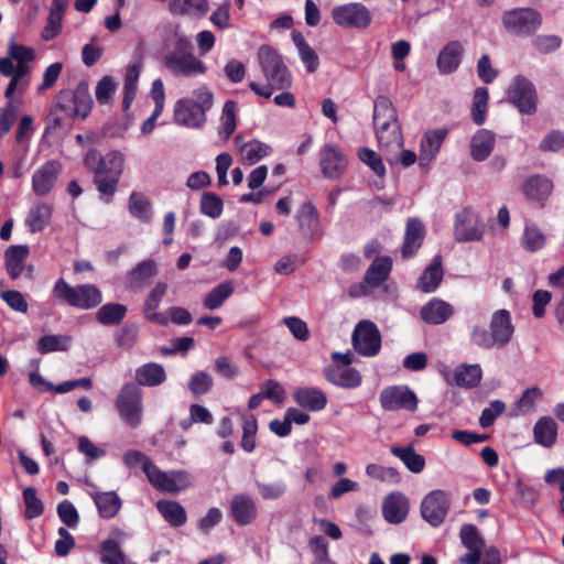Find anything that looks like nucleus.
Returning a JSON list of instances; mask_svg holds the SVG:
<instances>
[{"label": "nucleus", "instance_id": "nucleus-1", "mask_svg": "<svg viewBox=\"0 0 564 564\" xmlns=\"http://www.w3.org/2000/svg\"><path fill=\"white\" fill-rule=\"evenodd\" d=\"M93 98L88 83L82 80L75 89H62L54 97L46 117V132L69 128L77 119H86L93 109Z\"/></svg>", "mask_w": 564, "mask_h": 564}, {"label": "nucleus", "instance_id": "nucleus-2", "mask_svg": "<svg viewBox=\"0 0 564 564\" xmlns=\"http://www.w3.org/2000/svg\"><path fill=\"white\" fill-rule=\"evenodd\" d=\"M124 161V155L118 150L102 155L98 150L90 149L84 158V165L94 175L93 183L106 204L112 202L118 189Z\"/></svg>", "mask_w": 564, "mask_h": 564}, {"label": "nucleus", "instance_id": "nucleus-3", "mask_svg": "<svg viewBox=\"0 0 564 564\" xmlns=\"http://www.w3.org/2000/svg\"><path fill=\"white\" fill-rule=\"evenodd\" d=\"M260 70L267 82L260 85L256 82L248 84L249 88L260 97L270 98L273 90L289 89L292 85V75L282 56L270 45H261L257 52Z\"/></svg>", "mask_w": 564, "mask_h": 564}, {"label": "nucleus", "instance_id": "nucleus-4", "mask_svg": "<svg viewBox=\"0 0 564 564\" xmlns=\"http://www.w3.org/2000/svg\"><path fill=\"white\" fill-rule=\"evenodd\" d=\"M514 325L511 313L501 308L492 313L489 329L481 325H474L470 330V341L482 349L506 347L512 339Z\"/></svg>", "mask_w": 564, "mask_h": 564}, {"label": "nucleus", "instance_id": "nucleus-5", "mask_svg": "<svg viewBox=\"0 0 564 564\" xmlns=\"http://www.w3.org/2000/svg\"><path fill=\"white\" fill-rule=\"evenodd\" d=\"M214 105L212 91L203 86L193 91V97L177 100L174 106V120L177 124L198 129L207 121L206 112Z\"/></svg>", "mask_w": 564, "mask_h": 564}, {"label": "nucleus", "instance_id": "nucleus-6", "mask_svg": "<svg viewBox=\"0 0 564 564\" xmlns=\"http://www.w3.org/2000/svg\"><path fill=\"white\" fill-rule=\"evenodd\" d=\"M52 294L61 304L83 311L93 310L102 302V293L95 284L73 286L63 278L56 280Z\"/></svg>", "mask_w": 564, "mask_h": 564}, {"label": "nucleus", "instance_id": "nucleus-7", "mask_svg": "<svg viewBox=\"0 0 564 564\" xmlns=\"http://www.w3.org/2000/svg\"><path fill=\"white\" fill-rule=\"evenodd\" d=\"M191 41L180 36L175 50L165 56V65L174 75L191 77L206 73V65L191 53Z\"/></svg>", "mask_w": 564, "mask_h": 564}, {"label": "nucleus", "instance_id": "nucleus-8", "mask_svg": "<svg viewBox=\"0 0 564 564\" xmlns=\"http://www.w3.org/2000/svg\"><path fill=\"white\" fill-rule=\"evenodd\" d=\"M142 397L141 388L133 382L124 383L117 395V411L130 427H137L142 422Z\"/></svg>", "mask_w": 564, "mask_h": 564}, {"label": "nucleus", "instance_id": "nucleus-9", "mask_svg": "<svg viewBox=\"0 0 564 564\" xmlns=\"http://www.w3.org/2000/svg\"><path fill=\"white\" fill-rule=\"evenodd\" d=\"M144 474L149 482L159 491L177 494L191 486L189 474L186 470H161L153 462H147Z\"/></svg>", "mask_w": 564, "mask_h": 564}, {"label": "nucleus", "instance_id": "nucleus-10", "mask_svg": "<svg viewBox=\"0 0 564 564\" xmlns=\"http://www.w3.org/2000/svg\"><path fill=\"white\" fill-rule=\"evenodd\" d=\"M508 100L521 113L532 115L536 111L538 95L534 85L523 76H517L508 88Z\"/></svg>", "mask_w": 564, "mask_h": 564}, {"label": "nucleus", "instance_id": "nucleus-11", "mask_svg": "<svg viewBox=\"0 0 564 564\" xmlns=\"http://www.w3.org/2000/svg\"><path fill=\"white\" fill-rule=\"evenodd\" d=\"M541 15L531 8L509 10L502 15L505 28L517 35H530L541 25Z\"/></svg>", "mask_w": 564, "mask_h": 564}, {"label": "nucleus", "instance_id": "nucleus-12", "mask_svg": "<svg viewBox=\"0 0 564 564\" xmlns=\"http://www.w3.org/2000/svg\"><path fill=\"white\" fill-rule=\"evenodd\" d=\"M332 19L344 29H366L371 23L370 11L357 2L335 7Z\"/></svg>", "mask_w": 564, "mask_h": 564}, {"label": "nucleus", "instance_id": "nucleus-13", "mask_svg": "<svg viewBox=\"0 0 564 564\" xmlns=\"http://www.w3.org/2000/svg\"><path fill=\"white\" fill-rule=\"evenodd\" d=\"M354 349L362 356H375L381 347V336L378 327L370 321L359 322L351 336Z\"/></svg>", "mask_w": 564, "mask_h": 564}, {"label": "nucleus", "instance_id": "nucleus-14", "mask_svg": "<svg viewBox=\"0 0 564 564\" xmlns=\"http://www.w3.org/2000/svg\"><path fill=\"white\" fill-rule=\"evenodd\" d=\"M451 495L445 490H433L422 500V518L432 527L441 525L449 510Z\"/></svg>", "mask_w": 564, "mask_h": 564}, {"label": "nucleus", "instance_id": "nucleus-15", "mask_svg": "<svg viewBox=\"0 0 564 564\" xmlns=\"http://www.w3.org/2000/svg\"><path fill=\"white\" fill-rule=\"evenodd\" d=\"M348 160L341 150L332 143L324 144L319 150V165L323 175L329 180L340 178L346 169Z\"/></svg>", "mask_w": 564, "mask_h": 564}, {"label": "nucleus", "instance_id": "nucleus-16", "mask_svg": "<svg viewBox=\"0 0 564 564\" xmlns=\"http://www.w3.org/2000/svg\"><path fill=\"white\" fill-rule=\"evenodd\" d=\"M229 516L239 527L254 523L259 516L257 501L246 492L234 495L229 501Z\"/></svg>", "mask_w": 564, "mask_h": 564}, {"label": "nucleus", "instance_id": "nucleus-17", "mask_svg": "<svg viewBox=\"0 0 564 564\" xmlns=\"http://www.w3.org/2000/svg\"><path fill=\"white\" fill-rule=\"evenodd\" d=\"M455 238L458 241H478L484 236V226L477 213L465 208L456 215L454 227Z\"/></svg>", "mask_w": 564, "mask_h": 564}, {"label": "nucleus", "instance_id": "nucleus-18", "mask_svg": "<svg viewBox=\"0 0 564 564\" xmlns=\"http://www.w3.org/2000/svg\"><path fill=\"white\" fill-rule=\"evenodd\" d=\"M462 544L468 550L464 556L459 558L463 564H479L485 540L480 535L479 530L474 524H464L459 531Z\"/></svg>", "mask_w": 564, "mask_h": 564}, {"label": "nucleus", "instance_id": "nucleus-19", "mask_svg": "<svg viewBox=\"0 0 564 564\" xmlns=\"http://www.w3.org/2000/svg\"><path fill=\"white\" fill-rule=\"evenodd\" d=\"M299 231L310 241L322 236L319 215L317 208L311 202L303 203L295 214Z\"/></svg>", "mask_w": 564, "mask_h": 564}, {"label": "nucleus", "instance_id": "nucleus-20", "mask_svg": "<svg viewBox=\"0 0 564 564\" xmlns=\"http://www.w3.org/2000/svg\"><path fill=\"white\" fill-rule=\"evenodd\" d=\"M62 171V164L56 160L45 162L32 176V189L37 196L47 195L54 187Z\"/></svg>", "mask_w": 564, "mask_h": 564}, {"label": "nucleus", "instance_id": "nucleus-21", "mask_svg": "<svg viewBox=\"0 0 564 564\" xmlns=\"http://www.w3.org/2000/svg\"><path fill=\"white\" fill-rule=\"evenodd\" d=\"M387 279L388 256L376 257L365 273L364 283L350 286L349 292L352 296L364 295L366 294V285L370 288H378Z\"/></svg>", "mask_w": 564, "mask_h": 564}, {"label": "nucleus", "instance_id": "nucleus-22", "mask_svg": "<svg viewBox=\"0 0 564 564\" xmlns=\"http://www.w3.org/2000/svg\"><path fill=\"white\" fill-rule=\"evenodd\" d=\"M447 134L448 130L446 128L429 130L423 134L419 154L421 166H429L436 158Z\"/></svg>", "mask_w": 564, "mask_h": 564}, {"label": "nucleus", "instance_id": "nucleus-23", "mask_svg": "<svg viewBox=\"0 0 564 564\" xmlns=\"http://www.w3.org/2000/svg\"><path fill=\"white\" fill-rule=\"evenodd\" d=\"M455 314L454 306L438 297L431 299L420 310L422 321L430 325H441L452 318Z\"/></svg>", "mask_w": 564, "mask_h": 564}, {"label": "nucleus", "instance_id": "nucleus-24", "mask_svg": "<svg viewBox=\"0 0 564 564\" xmlns=\"http://www.w3.org/2000/svg\"><path fill=\"white\" fill-rule=\"evenodd\" d=\"M554 188L553 182L545 175H531L523 184V193L525 197L543 206L552 194Z\"/></svg>", "mask_w": 564, "mask_h": 564}, {"label": "nucleus", "instance_id": "nucleus-25", "mask_svg": "<svg viewBox=\"0 0 564 564\" xmlns=\"http://www.w3.org/2000/svg\"><path fill=\"white\" fill-rule=\"evenodd\" d=\"M425 237V227L417 218H409L405 227L404 240L401 247L403 259L413 257L421 248Z\"/></svg>", "mask_w": 564, "mask_h": 564}, {"label": "nucleus", "instance_id": "nucleus-26", "mask_svg": "<svg viewBox=\"0 0 564 564\" xmlns=\"http://www.w3.org/2000/svg\"><path fill=\"white\" fill-rule=\"evenodd\" d=\"M167 284L165 282H158L151 292L147 295L143 303V314L150 322L158 323L159 325L166 326L169 318L165 314L154 312L161 304L162 299L166 294Z\"/></svg>", "mask_w": 564, "mask_h": 564}, {"label": "nucleus", "instance_id": "nucleus-27", "mask_svg": "<svg viewBox=\"0 0 564 564\" xmlns=\"http://www.w3.org/2000/svg\"><path fill=\"white\" fill-rule=\"evenodd\" d=\"M325 379L334 386L352 389L361 383L358 370L351 367L328 366L324 369Z\"/></svg>", "mask_w": 564, "mask_h": 564}, {"label": "nucleus", "instance_id": "nucleus-28", "mask_svg": "<svg viewBox=\"0 0 564 564\" xmlns=\"http://www.w3.org/2000/svg\"><path fill=\"white\" fill-rule=\"evenodd\" d=\"M30 249L26 245H12L4 251V265L11 280H17L25 269Z\"/></svg>", "mask_w": 564, "mask_h": 564}, {"label": "nucleus", "instance_id": "nucleus-29", "mask_svg": "<svg viewBox=\"0 0 564 564\" xmlns=\"http://www.w3.org/2000/svg\"><path fill=\"white\" fill-rule=\"evenodd\" d=\"M294 401L303 409L311 412H318L326 408V394L315 387L297 388L293 392Z\"/></svg>", "mask_w": 564, "mask_h": 564}, {"label": "nucleus", "instance_id": "nucleus-30", "mask_svg": "<svg viewBox=\"0 0 564 564\" xmlns=\"http://www.w3.org/2000/svg\"><path fill=\"white\" fill-rule=\"evenodd\" d=\"M166 381V371L161 364L147 362L135 369L134 382L140 388L158 387Z\"/></svg>", "mask_w": 564, "mask_h": 564}, {"label": "nucleus", "instance_id": "nucleus-31", "mask_svg": "<svg viewBox=\"0 0 564 564\" xmlns=\"http://www.w3.org/2000/svg\"><path fill=\"white\" fill-rule=\"evenodd\" d=\"M158 270L155 262L151 259L143 260L128 272V285L131 290L143 289L151 284L152 279Z\"/></svg>", "mask_w": 564, "mask_h": 564}, {"label": "nucleus", "instance_id": "nucleus-32", "mask_svg": "<svg viewBox=\"0 0 564 564\" xmlns=\"http://www.w3.org/2000/svg\"><path fill=\"white\" fill-rule=\"evenodd\" d=\"M495 144V133L487 129H480L471 138L470 156L477 162H482L489 158Z\"/></svg>", "mask_w": 564, "mask_h": 564}, {"label": "nucleus", "instance_id": "nucleus-33", "mask_svg": "<svg viewBox=\"0 0 564 564\" xmlns=\"http://www.w3.org/2000/svg\"><path fill=\"white\" fill-rule=\"evenodd\" d=\"M463 47L458 41L447 43L437 56V68L442 74L454 73L462 61Z\"/></svg>", "mask_w": 564, "mask_h": 564}, {"label": "nucleus", "instance_id": "nucleus-34", "mask_svg": "<svg viewBox=\"0 0 564 564\" xmlns=\"http://www.w3.org/2000/svg\"><path fill=\"white\" fill-rule=\"evenodd\" d=\"M419 398L408 386L390 387V409H402L409 412L416 411Z\"/></svg>", "mask_w": 564, "mask_h": 564}, {"label": "nucleus", "instance_id": "nucleus-35", "mask_svg": "<svg viewBox=\"0 0 564 564\" xmlns=\"http://www.w3.org/2000/svg\"><path fill=\"white\" fill-rule=\"evenodd\" d=\"M534 441L543 447H552L557 438V424L551 416L540 417L533 427Z\"/></svg>", "mask_w": 564, "mask_h": 564}, {"label": "nucleus", "instance_id": "nucleus-36", "mask_svg": "<svg viewBox=\"0 0 564 564\" xmlns=\"http://www.w3.org/2000/svg\"><path fill=\"white\" fill-rule=\"evenodd\" d=\"M90 496L101 518L112 519L118 514L121 500L115 491L93 492Z\"/></svg>", "mask_w": 564, "mask_h": 564}, {"label": "nucleus", "instance_id": "nucleus-37", "mask_svg": "<svg viewBox=\"0 0 564 564\" xmlns=\"http://www.w3.org/2000/svg\"><path fill=\"white\" fill-rule=\"evenodd\" d=\"M443 279L442 260L436 256L433 262L421 274L417 281V289L424 293L434 292Z\"/></svg>", "mask_w": 564, "mask_h": 564}, {"label": "nucleus", "instance_id": "nucleus-38", "mask_svg": "<svg viewBox=\"0 0 564 564\" xmlns=\"http://www.w3.org/2000/svg\"><path fill=\"white\" fill-rule=\"evenodd\" d=\"M209 9L207 0H170L169 11L173 15L203 17Z\"/></svg>", "mask_w": 564, "mask_h": 564}, {"label": "nucleus", "instance_id": "nucleus-39", "mask_svg": "<svg viewBox=\"0 0 564 564\" xmlns=\"http://www.w3.org/2000/svg\"><path fill=\"white\" fill-rule=\"evenodd\" d=\"M158 511L172 527H182L187 521V514L184 507L173 500H159L155 503Z\"/></svg>", "mask_w": 564, "mask_h": 564}, {"label": "nucleus", "instance_id": "nucleus-40", "mask_svg": "<svg viewBox=\"0 0 564 564\" xmlns=\"http://www.w3.org/2000/svg\"><path fill=\"white\" fill-rule=\"evenodd\" d=\"M128 308L120 303H106L96 312V321L104 326H117L126 317Z\"/></svg>", "mask_w": 564, "mask_h": 564}, {"label": "nucleus", "instance_id": "nucleus-41", "mask_svg": "<svg viewBox=\"0 0 564 564\" xmlns=\"http://www.w3.org/2000/svg\"><path fill=\"white\" fill-rule=\"evenodd\" d=\"M482 377V370L479 365L463 364L456 367L454 380L457 386L463 388H474L478 386Z\"/></svg>", "mask_w": 564, "mask_h": 564}, {"label": "nucleus", "instance_id": "nucleus-42", "mask_svg": "<svg viewBox=\"0 0 564 564\" xmlns=\"http://www.w3.org/2000/svg\"><path fill=\"white\" fill-rule=\"evenodd\" d=\"M52 217V207L46 203H40L32 207L25 223L31 232L42 231Z\"/></svg>", "mask_w": 564, "mask_h": 564}, {"label": "nucleus", "instance_id": "nucleus-43", "mask_svg": "<svg viewBox=\"0 0 564 564\" xmlns=\"http://www.w3.org/2000/svg\"><path fill=\"white\" fill-rule=\"evenodd\" d=\"M390 452L412 473H421L425 466L424 457L415 453L412 446H393L390 448Z\"/></svg>", "mask_w": 564, "mask_h": 564}, {"label": "nucleus", "instance_id": "nucleus-44", "mask_svg": "<svg viewBox=\"0 0 564 564\" xmlns=\"http://www.w3.org/2000/svg\"><path fill=\"white\" fill-rule=\"evenodd\" d=\"M130 214L143 223L152 219V204L143 194L132 192L129 196Z\"/></svg>", "mask_w": 564, "mask_h": 564}, {"label": "nucleus", "instance_id": "nucleus-45", "mask_svg": "<svg viewBox=\"0 0 564 564\" xmlns=\"http://www.w3.org/2000/svg\"><path fill=\"white\" fill-rule=\"evenodd\" d=\"M410 511V501L402 492L390 494V523L403 522Z\"/></svg>", "mask_w": 564, "mask_h": 564}, {"label": "nucleus", "instance_id": "nucleus-46", "mask_svg": "<svg viewBox=\"0 0 564 564\" xmlns=\"http://www.w3.org/2000/svg\"><path fill=\"white\" fill-rule=\"evenodd\" d=\"M489 93L485 87H478L474 91L471 117L477 126L486 121Z\"/></svg>", "mask_w": 564, "mask_h": 564}, {"label": "nucleus", "instance_id": "nucleus-47", "mask_svg": "<svg viewBox=\"0 0 564 564\" xmlns=\"http://www.w3.org/2000/svg\"><path fill=\"white\" fill-rule=\"evenodd\" d=\"M234 288L230 282H224L208 292L204 299V306L208 310L219 308L232 294Z\"/></svg>", "mask_w": 564, "mask_h": 564}, {"label": "nucleus", "instance_id": "nucleus-48", "mask_svg": "<svg viewBox=\"0 0 564 564\" xmlns=\"http://www.w3.org/2000/svg\"><path fill=\"white\" fill-rule=\"evenodd\" d=\"M387 110L388 99L384 96H378L373 107V124L379 142L382 141L384 138L383 134L388 130V118H386Z\"/></svg>", "mask_w": 564, "mask_h": 564}, {"label": "nucleus", "instance_id": "nucleus-49", "mask_svg": "<svg viewBox=\"0 0 564 564\" xmlns=\"http://www.w3.org/2000/svg\"><path fill=\"white\" fill-rule=\"evenodd\" d=\"M241 155L249 164H254L267 156L271 149L259 140H250L240 148Z\"/></svg>", "mask_w": 564, "mask_h": 564}, {"label": "nucleus", "instance_id": "nucleus-50", "mask_svg": "<svg viewBox=\"0 0 564 564\" xmlns=\"http://www.w3.org/2000/svg\"><path fill=\"white\" fill-rule=\"evenodd\" d=\"M237 105L234 100H227L223 107L221 126L219 134L225 139H229L237 127L236 121Z\"/></svg>", "mask_w": 564, "mask_h": 564}, {"label": "nucleus", "instance_id": "nucleus-51", "mask_svg": "<svg viewBox=\"0 0 564 564\" xmlns=\"http://www.w3.org/2000/svg\"><path fill=\"white\" fill-rule=\"evenodd\" d=\"M258 431V422L252 414L242 416V437L240 446L247 453H251L256 447V434Z\"/></svg>", "mask_w": 564, "mask_h": 564}, {"label": "nucleus", "instance_id": "nucleus-52", "mask_svg": "<svg viewBox=\"0 0 564 564\" xmlns=\"http://www.w3.org/2000/svg\"><path fill=\"white\" fill-rule=\"evenodd\" d=\"M113 532L101 544L102 554L100 561L104 564H123L124 554L120 550L119 542L113 539Z\"/></svg>", "mask_w": 564, "mask_h": 564}, {"label": "nucleus", "instance_id": "nucleus-53", "mask_svg": "<svg viewBox=\"0 0 564 564\" xmlns=\"http://www.w3.org/2000/svg\"><path fill=\"white\" fill-rule=\"evenodd\" d=\"M23 501L25 506L24 518L32 520L39 518L44 512V506L41 499L36 496V489L28 487L23 490Z\"/></svg>", "mask_w": 564, "mask_h": 564}, {"label": "nucleus", "instance_id": "nucleus-54", "mask_svg": "<svg viewBox=\"0 0 564 564\" xmlns=\"http://www.w3.org/2000/svg\"><path fill=\"white\" fill-rule=\"evenodd\" d=\"M545 235L535 226H525L521 238L522 247L530 252L541 250L545 246Z\"/></svg>", "mask_w": 564, "mask_h": 564}, {"label": "nucleus", "instance_id": "nucleus-55", "mask_svg": "<svg viewBox=\"0 0 564 564\" xmlns=\"http://www.w3.org/2000/svg\"><path fill=\"white\" fill-rule=\"evenodd\" d=\"M69 337L62 335H45L37 341V350L40 354H48L52 351H64L68 348Z\"/></svg>", "mask_w": 564, "mask_h": 564}, {"label": "nucleus", "instance_id": "nucleus-56", "mask_svg": "<svg viewBox=\"0 0 564 564\" xmlns=\"http://www.w3.org/2000/svg\"><path fill=\"white\" fill-rule=\"evenodd\" d=\"M224 210L223 199L215 193L205 192L200 198L202 214L216 219L219 218Z\"/></svg>", "mask_w": 564, "mask_h": 564}, {"label": "nucleus", "instance_id": "nucleus-57", "mask_svg": "<svg viewBox=\"0 0 564 564\" xmlns=\"http://www.w3.org/2000/svg\"><path fill=\"white\" fill-rule=\"evenodd\" d=\"M256 486L263 500H278L288 491V485L284 480H276L272 482L257 481Z\"/></svg>", "mask_w": 564, "mask_h": 564}, {"label": "nucleus", "instance_id": "nucleus-58", "mask_svg": "<svg viewBox=\"0 0 564 564\" xmlns=\"http://www.w3.org/2000/svg\"><path fill=\"white\" fill-rule=\"evenodd\" d=\"M544 481L550 486H556L558 488L561 494L558 499V514L564 519V466L546 470Z\"/></svg>", "mask_w": 564, "mask_h": 564}, {"label": "nucleus", "instance_id": "nucleus-59", "mask_svg": "<svg viewBox=\"0 0 564 564\" xmlns=\"http://www.w3.org/2000/svg\"><path fill=\"white\" fill-rule=\"evenodd\" d=\"M213 378L205 371L195 372L188 382V389L194 395L207 394L213 388Z\"/></svg>", "mask_w": 564, "mask_h": 564}, {"label": "nucleus", "instance_id": "nucleus-60", "mask_svg": "<svg viewBox=\"0 0 564 564\" xmlns=\"http://www.w3.org/2000/svg\"><path fill=\"white\" fill-rule=\"evenodd\" d=\"M139 328L135 325H124L115 333V341L123 349L132 348L138 341Z\"/></svg>", "mask_w": 564, "mask_h": 564}, {"label": "nucleus", "instance_id": "nucleus-61", "mask_svg": "<svg viewBox=\"0 0 564 564\" xmlns=\"http://www.w3.org/2000/svg\"><path fill=\"white\" fill-rule=\"evenodd\" d=\"M58 518L68 528L75 529L79 523V513L69 500H63L56 508Z\"/></svg>", "mask_w": 564, "mask_h": 564}, {"label": "nucleus", "instance_id": "nucleus-62", "mask_svg": "<svg viewBox=\"0 0 564 564\" xmlns=\"http://www.w3.org/2000/svg\"><path fill=\"white\" fill-rule=\"evenodd\" d=\"M117 85L111 76H104L96 86L95 95L98 104L108 105L112 100Z\"/></svg>", "mask_w": 564, "mask_h": 564}, {"label": "nucleus", "instance_id": "nucleus-63", "mask_svg": "<svg viewBox=\"0 0 564 564\" xmlns=\"http://www.w3.org/2000/svg\"><path fill=\"white\" fill-rule=\"evenodd\" d=\"M359 159L367 164L377 175L383 176L386 173V166L380 155L373 150L362 147L358 150Z\"/></svg>", "mask_w": 564, "mask_h": 564}, {"label": "nucleus", "instance_id": "nucleus-64", "mask_svg": "<svg viewBox=\"0 0 564 564\" xmlns=\"http://www.w3.org/2000/svg\"><path fill=\"white\" fill-rule=\"evenodd\" d=\"M506 410L505 402L500 400H494L490 402L488 408H485L479 417V424L481 427L487 429L494 424L496 419L502 414Z\"/></svg>", "mask_w": 564, "mask_h": 564}]
</instances>
